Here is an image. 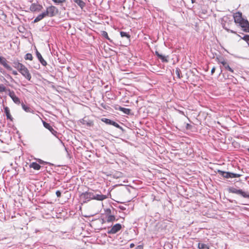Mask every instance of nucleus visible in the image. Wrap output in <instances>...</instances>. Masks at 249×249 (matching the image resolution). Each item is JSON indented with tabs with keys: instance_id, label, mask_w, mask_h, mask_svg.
<instances>
[{
	"instance_id": "nucleus-1",
	"label": "nucleus",
	"mask_w": 249,
	"mask_h": 249,
	"mask_svg": "<svg viewBox=\"0 0 249 249\" xmlns=\"http://www.w3.org/2000/svg\"><path fill=\"white\" fill-rule=\"evenodd\" d=\"M37 161H38V163L33 162L30 164L29 167L30 168H33L34 170H38L41 168L43 169L44 168H45L46 171H50L51 170H56L59 171L60 170L59 168L63 169V167L60 165L56 166L50 162L44 161L41 159H37Z\"/></svg>"
},
{
	"instance_id": "nucleus-2",
	"label": "nucleus",
	"mask_w": 249,
	"mask_h": 249,
	"mask_svg": "<svg viewBox=\"0 0 249 249\" xmlns=\"http://www.w3.org/2000/svg\"><path fill=\"white\" fill-rule=\"evenodd\" d=\"M234 22L238 23L239 25L243 29V31L249 30V22L247 19L242 18V14L240 12H237L233 15Z\"/></svg>"
},
{
	"instance_id": "nucleus-3",
	"label": "nucleus",
	"mask_w": 249,
	"mask_h": 249,
	"mask_svg": "<svg viewBox=\"0 0 249 249\" xmlns=\"http://www.w3.org/2000/svg\"><path fill=\"white\" fill-rule=\"evenodd\" d=\"M232 23V18L227 16H224L222 18L221 20V24L222 25L223 28L227 30L228 32H230L231 33H235V32H234L233 30H230L229 29V25Z\"/></svg>"
},
{
	"instance_id": "nucleus-4",
	"label": "nucleus",
	"mask_w": 249,
	"mask_h": 249,
	"mask_svg": "<svg viewBox=\"0 0 249 249\" xmlns=\"http://www.w3.org/2000/svg\"><path fill=\"white\" fill-rule=\"evenodd\" d=\"M229 193L240 195L244 198H249V193L245 192L242 189H237L233 187H230L228 188Z\"/></svg>"
},
{
	"instance_id": "nucleus-5",
	"label": "nucleus",
	"mask_w": 249,
	"mask_h": 249,
	"mask_svg": "<svg viewBox=\"0 0 249 249\" xmlns=\"http://www.w3.org/2000/svg\"><path fill=\"white\" fill-rule=\"evenodd\" d=\"M94 193L93 192H86L80 195V198L83 200L84 203H86L93 199Z\"/></svg>"
},
{
	"instance_id": "nucleus-6",
	"label": "nucleus",
	"mask_w": 249,
	"mask_h": 249,
	"mask_svg": "<svg viewBox=\"0 0 249 249\" xmlns=\"http://www.w3.org/2000/svg\"><path fill=\"white\" fill-rule=\"evenodd\" d=\"M45 12L48 17H53L58 13V10L54 6L51 5L48 7Z\"/></svg>"
},
{
	"instance_id": "nucleus-7",
	"label": "nucleus",
	"mask_w": 249,
	"mask_h": 249,
	"mask_svg": "<svg viewBox=\"0 0 249 249\" xmlns=\"http://www.w3.org/2000/svg\"><path fill=\"white\" fill-rule=\"evenodd\" d=\"M18 71L28 81L31 80L32 78L31 74L30 73L29 71L24 65L19 69Z\"/></svg>"
},
{
	"instance_id": "nucleus-8",
	"label": "nucleus",
	"mask_w": 249,
	"mask_h": 249,
	"mask_svg": "<svg viewBox=\"0 0 249 249\" xmlns=\"http://www.w3.org/2000/svg\"><path fill=\"white\" fill-rule=\"evenodd\" d=\"M217 59H218V63L221 64L223 65V66L224 67L225 70L229 71L232 73H234L233 70L230 67V66H229V64L228 63V62H227V61H226L223 58H217Z\"/></svg>"
},
{
	"instance_id": "nucleus-9",
	"label": "nucleus",
	"mask_w": 249,
	"mask_h": 249,
	"mask_svg": "<svg viewBox=\"0 0 249 249\" xmlns=\"http://www.w3.org/2000/svg\"><path fill=\"white\" fill-rule=\"evenodd\" d=\"M80 122L83 125H85L87 126L90 127L93 125V122L89 120L88 117H85L83 119L80 120Z\"/></svg>"
},
{
	"instance_id": "nucleus-10",
	"label": "nucleus",
	"mask_w": 249,
	"mask_h": 249,
	"mask_svg": "<svg viewBox=\"0 0 249 249\" xmlns=\"http://www.w3.org/2000/svg\"><path fill=\"white\" fill-rule=\"evenodd\" d=\"M122 228V225L120 224H116L114 225L110 230L107 231L108 234H115L119 231Z\"/></svg>"
},
{
	"instance_id": "nucleus-11",
	"label": "nucleus",
	"mask_w": 249,
	"mask_h": 249,
	"mask_svg": "<svg viewBox=\"0 0 249 249\" xmlns=\"http://www.w3.org/2000/svg\"><path fill=\"white\" fill-rule=\"evenodd\" d=\"M42 8L43 7L41 5L37 4V3H34L31 5L30 10L33 12L36 11L39 12L40 11Z\"/></svg>"
},
{
	"instance_id": "nucleus-12",
	"label": "nucleus",
	"mask_w": 249,
	"mask_h": 249,
	"mask_svg": "<svg viewBox=\"0 0 249 249\" xmlns=\"http://www.w3.org/2000/svg\"><path fill=\"white\" fill-rule=\"evenodd\" d=\"M0 64L2 65L5 69L8 71H12V67L8 64V61L4 57L0 56Z\"/></svg>"
},
{
	"instance_id": "nucleus-13",
	"label": "nucleus",
	"mask_w": 249,
	"mask_h": 249,
	"mask_svg": "<svg viewBox=\"0 0 249 249\" xmlns=\"http://www.w3.org/2000/svg\"><path fill=\"white\" fill-rule=\"evenodd\" d=\"M36 54L37 58L38 60L40 62V63L44 66H46L47 64L46 61L43 58L41 54L40 53L37 51L36 49Z\"/></svg>"
},
{
	"instance_id": "nucleus-14",
	"label": "nucleus",
	"mask_w": 249,
	"mask_h": 249,
	"mask_svg": "<svg viewBox=\"0 0 249 249\" xmlns=\"http://www.w3.org/2000/svg\"><path fill=\"white\" fill-rule=\"evenodd\" d=\"M43 126L47 129H48V130H50V131L54 135V136H56V134L57 133V131H55L53 127L52 126H51V125L44 122V121H43Z\"/></svg>"
},
{
	"instance_id": "nucleus-15",
	"label": "nucleus",
	"mask_w": 249,
	"mask_h": 249,
	"mask_svg": "<svg viewBox=\"0 0 249 249\" xmlns=\"http://www.w3.org/2000/svg\"><path fill=\"white\" fill-rule=\"evenodd\" d=\"M13 67L18 70V71L19 70V69H20L24 65L22 64V63H20L19 62V60L17 59H14L13 61Z\"/></svg>"
},
{
	"instance_id": "nucleus-16",
	"label": "nucleus",
	"mask_w": 249,
	"mask_h": 249,
	"mask_svg": "<svg viewBox=\"0 0 249 249\" xmlns=\"http://www.w3.org/2000/svg\"><path fill=\"white\" fill-rule=\"evenodd\" d=\"M107 198V196L106 195H100V194H95L94 193V197L93 199H96L97 200H103Z\"/></svg>"
},
{
	"instance_id": "nucleus-17",
	"label": "nucleus",
	"mask_w": 249,
	"mask_h": 249,
	"mask_svg": "<svg viewBox=\"0 0 249 249\" xmlns=\"http://www.w3.org/2000/svg\"><path fill=\"white\" fill-rule=\"evenodd\" d=\"M12 99L13 101L16 104L19 105L20 104V100L16 94L15 92H14L12 94H11L9 96Z\"/></svg>"
},
{
	"instance_id": "nucleus-18",
	"label": "nucleus",
	"mask_w": 249,
	"mask_h": 249,
	"mask_svg": "<svg viewBox=\"0 0 249 249\" xmlns=\"http://www.w3.org/2000/svg\"><path fill=\"white\" fill-rule=\"evenodd\" d=\"M47 16V15L46 14L45 12L44 11L42 13L38 15L37 16V17H36L35 18V19L34 20V22H35V23L37 22L40 21L41 20H42L43 18H44L45 17H46Z\"/></svg>"
},
{
	"instance_id": "nucleus-19",
	"label": "nucleus",
	"mask_w": 249,
	"mask_h": 249,
	"mask_svg": "<svg viewBox=\"0 0 249 249\" xmlns=\"http://www.w3.org/2000/svg\"><path fill=\"white\" fill-rule=\"evenodd\" d=\"M4 112L6 114V116L7 119H9L10 121H13V117L10 114V109L7 107H4Z\"/></svg>"
},
{
	"instance_id": "nucleus-20",
	"label": "nucleus",
	"mask_w": 249,
	"mask_h": 249,
	"mask_svg": "<svg viewBox=\"0 0 249 249\" xmlns=\"http://www.w3.org/2000/svg\"><path fill=\"white\" fill-rule=\"evenodd\" d=\"M73 2L76 3L82 9L85 6V3L82 0H73Z\"/></svg>"
},
{
	"instance_id": "nucleus-21",
	"label": "nucleus",
	"mask_w": 249,
	"mask_h": 249,
	"mask_svg": "<svg viewBox=\"0 0 249 249\" xmlns=\"http://www.w3.org/2000/svg\"><path fill=\"white\" fill-rule=\"evenodd\" d=\"M21 106L22 109L27 112H33V110L29 107L26 106L23 103L21 104Z\"/></svg>"
},
{
	"instance_id": "nucleus-22",
	"label": "nucleus",
	"mask_w": 249,
	"mask_h": 249,
	"mask_svg": "<svg viewBox=\"0 0 249 249\" xmlns=\"http://www.w3.org/2000/svg\"><path fill=\"white\" fill-rule=\"evenodd\" d=\"M119 110L123 112L125 114H129L131 112V110L129 108H126L123 107H120L119 108Z\"/></svg>"
},
{
	"instance_id": "nucleus-23",
	"label": "nucleus",
	"mask_w": 249,
	"mask_h": 249,
	"mask_svg": "<svg viewBox=\"0 0 249 249\" xmlns=\"http://www.w3.org/2000/svg\"><path fill=\"white\" fill-rule=\"evenodd\" d=\"M120 35L123 37H126L128 40H130V36L129 34L126 32H124L123 31L120 32Z\"/></svg>"
},
{
	"instance_id": "nucleus-24",
	"label": "nucleus",
	"mask_w": 249,
	"mask_h": 249,
	"mask_svg": "<svg viewBox=\"0 0 249 249\" xmlns=\"http://www.w3.org/2000/svg\"><path fill=\"white\" fill-rule=\"evenodd\" d=\"M101 121L106 123V124L109 125H112V123L114 122L113 121L107 118H102L101 119Z\"/></svg>"
},
{
	"instance_id": "nucleus-25",
	"label": "nucleus",
	"mask_w": 249,
	"mask_h": 249,
	"mask_svg": "<svg viewBox=\"0 0 249 249\" xmlns=\"http://www.w3.org/2000/svg\"><path fill=\"white\" fill-rule=\"evenodd\" d=\"M115 217L113 215H108L107 216V222H112L113 221H115Z\"/></svg>"
},
{
	"instance_id": "nucleus-26",
	"label": "nucleus",
	"mask_w": 249,
	"mask_h": 249,
	"mask_svg": "<svg viewBox=\"0 0 249 249\" xmlns=\"http://www.w3.org/2000/svg\"><path fill=\"white\" fill-rule=\"evenodd\" d=\"M225 178H231V172H219Z\"/></svg>"
},
{
	"instance_id": "nucleus-27",
	"label": "nucleus",
	"mask_w": 249,
	"mask_h": 249,
	"mask_svg": "<svg viewBox=\"0 0 249 249\" xmlns=\"http://www.w3.org/2000/svg\"><path fill=\"white\" fill-rule=\"evenodd\" d=\"M158 58L160 59L162 62H167L168 61L167 56H165L162 54H160Z\"/></svg>"
},
{
	"instance_id": "nucleus-28",
	"label": "nucleus",
	"mask_w": 249,
	"mask_h": 249,
	"mask_svg": "<svg viewBox=\"0 0 249 249\" xmlns=\"http://www.w3.org/2000/svg\"><path fill=\"white\" fill-rule=\"evenodd\" d=\"M198 248L199 249H209V248L206 245L200 243L198 244Z\"/></svg>"
},
{
	"instance_id": "nucleus-29",
	"label": "nucleus",
	"mask_w": 249,
	"mask_h": 249,
	"mask_svg": "<svg viewBox=\"0 0 249 249\" xmlns=\"http://www.w3.org/2000/svg\"><path fill=\"white\" fill-rule=\"evenodd\" d=\"M24 58L25 60H32L33 57L31 53H27L25 55Z\"/></svg>"
},
{
	"instance_id": "nucleus-30",
	"label": "nucleus",
	"mask_w": 249,
	"mask_h": 249,
	"mask_svg": "<svg viewBox=\"0 0 249 249\" xmlns=\"http://www.w3.org/2000/svg\"><path fill=\"white\" fill-rule=\"evenodd\" d=\"M241 38L245 40L249 46V35H246L243 37H241Z\"/></svg>"
},
{
	"instance_id": "nucleus-31",
	"label": "nucleus",
	"mask_w": 249,
	"mask_h": 249,
	"mask_svg": "<svg viewBox=\"0 0 249 249\" xmlns=\"http://www.w3.org/2000/svg\"><path fill=\"white\" fill-rule=\"evenodd\" d=\"M102 35L103 36L105 37L107 39L110 41V39L109 37H108L107 33L106 31H102Z\"/></svg>"
},
{
	"instance_id": "nucleus-32",
	"label": "nucleus",
	"mask_w": 249,
	"mask_h": 249,
	"mask_svg": "<svg viewBox=\"0 0 249 249\" xmlns=\"http://www.w3.org/2000/svg\"><path fill=\"white\" fill-rule=\"evenodd\" d=\"M180 70L178 68H177L176 69V74L178 77V78H180L181 77V76H180Z\"/></svg>"
},
{
	"instance_id": "nucleus-33",
	"label": "nucleus",
	"mask_w": 249,
	"mask_h": 249,
	"mask_svg": "<svg viewBox=\"0 0 249 249\" xmlns=\"http://www.w3.org/2000/svg\"><path fill=\"white\" fill-rule=\"evenodd\" d=\"M6 91V87L2 84H0V93Z\"/></svg>"
},
{
	"instance_id": "nucleus-34",
	"label": "nucleus",
	"mask_w": 249,
	"mask_h": 249,
	"mask_svg": "<svg viewBox=\"0 0 249 249\" xmlns=\"http://www.w3.org/2000/svg\"><path fill=\"white\" fill-rule=\"evenodd\" d=\"M14 91L13 90H10L9 89H7L6 88V91H4L5 93H7L8 95L10 96L11 94H12Z\"/></svg>"
},
{
	"instance_id": "nucleus-35",
	"label": "nucleus",
	"mask_w": 249,
	"mask_h": 249,
	"mask_svg": "<svg viewBox=\"0 0 249 249\" xmlns=\"http://www.w3.org/2000/svg\"><path fill=\"white\" fill-rule=\"evenodd\" d=\"M112 125L114 126L115 127L118 128L120 129L123 130L122 127H121L119 124H118L117 123L114 121V122L112 123Z\"/></svg>"
},
{
	"instance_id": "nucleus-36",
	"label": "nucleus",
	"mask_w": 249,
	"mask_h": 249,
	"mask_svg": "<svg viewBox=\"0 0 249 249\" xmlns=\"http://www.w3.org/2000/svg\"><path fill=\"white\" fill-rule=\"evenodd\" d=\"M55 3L59 4L65 2L66 0H52Z\"/></svg>"
},
{
	"instance_id": "nucleus-37",
	"label": "nucleus",
	"mask_w": 249,
	"mask_h": 249,
	"mask_svg": "<svg viewBox=\"0 0 249 249\" xmlns=\"http://www.w3.org/2000/svg\"><path fill=\"white\" fill-rule=\"evenodd\" d=\"M231 178H237L241 176V175L238 174H234L231 172Z\"/></svg>"
},
{
	"instance_id": "nucleus-38",
	"label": "nucleus",
	"mask_w": 249,
	"mask_h": 249,
	"mask_svg": "<svg viewBox=\"0 0 249 249\" xmlns=\"http://www.w3.org/2000/svg\"><path fill=\"white\" fill-rule=\"evenodd\" d=\"M122 172H118V175H113V177L115 178H119L122 177Z\"/></svg>"
},
{
	"instance_id": "nucleus-39",
	"label": "nucleus",
	"mask_w": 249,
	"mask_h": 249,
	"mask_svg": "<svg viewBox=\"0 0 249 249\" xmlns=\"http://www.w3.org/2000/svg\"><path fill=\"white\" fill-rule=\"evenodd\" d=\"M56 195L58 197H60L61 196V193L60 191L58 190L56 192Z\"/></svg>"
},
{
	"instance_id": "nucleus-40",
	"label": "nucleus",
	"mask_w": 249,
	"mask_h": 249,
	"mask_svg": "<svg viewBox=\"0 0 249 249\" xmlns=\"http://www.w3.org/2000/svg\"><path fill=\"white\" fill-rule=\"evenodd\" d=\"M192 128V125L189 124H186V128L187 129H191Z\"/></svg>"
},
{
	"instance_id": "nucleus-41",
	"label": "nucleus",
	"mask_w": 249,
	"mask_h": 249,
	"mask_svg": "<svg viewBox=\"0 0 249 249\" xmlns=\"http://www.w3.org/2000/svg\"><path fill=\"white\" fill-rule=\"evenodd\" d=\"M135 249H143L142 245H139Z\"/></svg>"
},
{
	"instance_id": "nucleus-42",
	"label": "nucleus",
	"mask_w": 249,
	"mask_h": 249,
	"mask_svg": "<svg viewBox=\"0 0 249 249\" xmlns=\"http://www.w3.org/2000/svg\"><path fill=\"white\" fill-rule=\"evenodd\" d=\"M106 212L107 214H110L111 213V210L109 209H108L107 210Z\"/></svg>"
},
{
	"instance_id": "nucleus-43",
	"label": "nucleus",
	"mask_w": 249,
	"mask_h": 249,
	"mask_svg": "<svg viewBox=\"0 0 249 249\" xmlns=\"http://www.w3.org/2000/svg\"><path fill=\"white\" fill-rule=\"evenodd\" d=\"M155 54L158 56L159 58L160 55L161 54H160L158 51L155 52Z\"/></svg>"
},
{
	"instance_id": "nucleus-44",
	"label": "nucleus",
	"mask_w": 249,
	"mask_h": 249,
	"mask_svg": "<svg viewBox=\"0 0 249 249\" xmlns=\"http://www.w3.org/2000/svg\"><path fill=\"white\" fill-rule=\"evenodd\" d=\"M215 68H214V67H213V68H212V70H211V74H213V73L214 72V71H215Z\"/></svg>"
},
{
	"instance_id": "nucleus-45",
	"label": "nucleus",
	"mask_w": 249,
	"mask_h": 249,
	"mask_svg": "<svg viewBox=\"0 0 249 249\" xmlns=\"http://www.w3.org/2000/svg\"><path fill=\"white\" fill-rule=\"evenodd\" d=\"M12 73L15 75H16L18 74V72L16 71H12Z\"/></svg>"
},
{
	"instance_id": "nucleus-46",
	"label": "nucleus",
	"mask_w": 249,
	"mask_h": 249,
	"mask_svg": "<svg viewBox=\"0 0 249 249\" xmlns=\"http://www.w3.org/2000/svg\"><path fill=\"white\" fill-rule=\"evenodd\" d=\"M134 246H135V245L133 243H131L130 245V248H133V247H134Z\"/></svg>"
},
{
	"instance_id": "nucleus-47",
	"label": "nucleus",
	"mask_w": 249,
	"mask_h": 249,
	"mask_svg": "<svg viewBox=\"0 0 249 249\" xmlns=\"http://www.w3.org/2000/svg\"><path fill=\"white\" fill-rule=\"evenodd\" d=\"M191 1L193 3L195 2V0H191Z\"/></svg>"
},
{
	"instance_id": "nucleus-48",
	"label": "nucleus",
	"mask_w": 249,
	"mask_h": 249,
	"mask_svg": "<svg viewBox=\"0 0 249 249\" xmlns=\"http://www.w3.org/2000/svg\"><path fill=\"white\" fill-rule=\"evenodd\" d=\"M217 171L220 172V171H222L220 170H218Z\"/></svg>"
},
{
	"instance_id": "nucleus-49",
	"label": "nucleus",
	"mask_w": 249,
	"mask_h": 249,
	"mask_svg": "<svg viewBox=\"0 0 249 249\" xmlns=\"http://www.w3.org/2000/svg\"><path fill=\"white\" fill-rule=\"evenodd\" d=\"M32 1H33V0H30V2H32Z\"/></svg>"
},
{
	"instance_id": "nucleus-50",
	"label": "nucleus",
	"mask_w": 249,
	"mask_h": 249,
	"mask_svg": "<svg viewBox=\"0 0 249 249\" xmlns=\"http://www.w3.org/2000/svg\"><path fill=\"white\" fill-rule=\"evenodd\" d=\"M248 151L249 152V148L248 149Z\"/></svg>"
},
{
	"instance_id": "nucleus-51",
	"label": "nucleus",
	"mask_w": 249,
	"mask_h": 249,
	"mask_svg": "<svg viewBox=\"0 0 249 249\" xmlns=\"http://www.w3.org/2000/svg\"><path fill=\"white\" fill-rule=\"evenodd\" d=\"M145 1H146L147 0H144Z\"/></svg>"
}]
</instances>
